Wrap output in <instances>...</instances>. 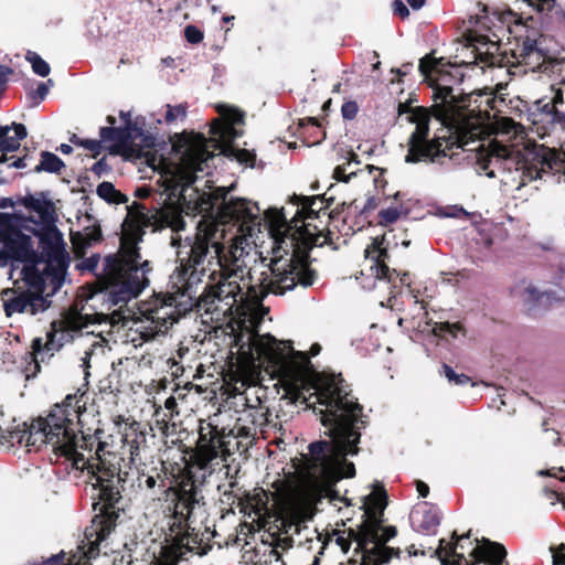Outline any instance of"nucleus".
Returning a JSON list of instances; mask_svg holds the SVG:
<instances>
[{
	"label": "nucleus",
	"mask_w": 565,
	"mask_h": 565,
	"mask_svg": "<svg viewBox=\"0 0 565 565\" xmlns=\"http://www.w3.org/2000/svg\"><path fill=\"white\" fill-rule=\"evenodd\" d=\"M342 116L345 119H353L358 113V105L355 102H347L341 108Z\"/></svg>",
	"instance_id": "51"
},
{
	"label": "nucleus",
	"mask_w": 565,
	"mask_h": 565,
	"mask_svg": "<svg viewBox=\"0 0 565 565\" xmlns=\"http://www.w3.org/2000/svg\"><path fill=\"white\" fill-rule=\"evenodd\" d=\"M267 501L268 497L264 490H255V492L247 498V508L252 509L256 516L262 518L268 511Z\"/></svg>",
	"instance_id": "32"
},
{
	"label": "nucleus",
	"mask_w": 565,
	"mask_h": 565,
	"mask_svg": "<svg viewBox=\"0 0 565 565\" xmlns=\"http://www.w3.org/2000/svg\"><path fill=\"white\" fill-rule=\"evenodd\" d=\"M81 234L86 236L85 239L87 241V244L90 245L98 242L102 237V233L98 227H86L84 232H81Z\"/></svg>",
	"instance_id": "49"
},
{
	"label": "nucleus",
	"mask_w": 565,
	"mask_h": 565,
	"mask_svg": "<svg viewBox=\"0 0 565 565\" xmlns=\"http://www.w3.org/2000/svg\"><path fill=\"white\" fill-rule=\"evenodd\" d=\"M356 154L350 152L348 161L343 164L338 166L334 169L333 177L338 181L348 182L352 175L356 174V170L352 169L353 166L359 164Z\"/></svg>",
	"instance_id": "33"
},
{
	"label": "nucleus",
	"mask_w": 565,
	"mask_h": 565,
	"mask_svg": "<svg viewBox=\"0 0 565 565\" xmlns=\"http://www.w3.org/2000/svg\"><path fill=\"white\" fill-rule=\"evenodd\" d=\"M56 233L64 242L63 235L56 228L44 232L29 228H9L0 237V254L6 259L31 265L43 259V237L49 233Z\"/></svg>",
	"instance_id": "12"
},
{
	"label": "nucleus",
	"mask_w": 565,
	"mask_h": 565,
	"mask_svg": "<svg viewBox=\"0 0 565 565\" xmlns=\"http://www.w3.org/2000/svg\"><path fill=\"white\" fill-rule=\"evenodd\" d=\"M551 103L554 105L555 108H556L557 105H562L564 103L563 92L561 89H557L555 92V95L552 98Z\"/></svg>",
	"instance_id": "61"
},
{
	"label": "nucleus",
	"mask_w": 565,
	"mask_h": 565,
	"mask_svg": "<svg viewBox=\"0 0 565 565\" xmlns=\"http://www.w3.org/2000/svg\"><path fill=\"white\" fill-rule=\"evenodd\" d=\"M103 141L102 138L99 140L96 139H84L78 140V146L87 149L88 151L93 152L94 156H97L100 153V150L103 148Z\"/></svg>",
	"instance_id": "44"
},
{
	"label": "nucleus",
	"mask_w": 565,
	"mask_h": 565,
	"mask_svg": "<svg viewBox=\"0 0 565 565\" xmlns=\"http://www.w3.org/2000/svg\"><path fill=\"white\" fill-rule=\"evenodd\" d=\"M99 136L102 141L108 145L110 152H119L120 150L135 151L134 147L137 146V137H141L145 148H151L154 145L152 137L142 136L140 130L132 122H129L128 119L126 126L100 128Z\"/></svg>",
	"instance_id": "20"
},
{
	"label": "nucleus",
	"mask_w": 565,
	"mask_h": 565,
	"mask_svg": "<svg viewBox=\"0 0 565 565\" xmlns=\"http://www.w3.org/2000/svg\"><path fill=\"white\" fill-rule=\"evenodd\" d=\"M85 235L81 234V232L72 233V243L77 253H84V250L90 247V244H87L85 239Z\"/></svg>",
	"instance_id": "47"
},
{
	"label": "nucleus",
	"mask_w": 565,
	"mask_h": 565,
	"mask_svg": "<svg viewBox=\"0 0 565 565\" xmlns=\"http://www.w3.org/2000/svg\"><path fill=\"white\" fill-rule=\"evenodd\" d=\"M12 68L4 65H0V92L3 89L4 85L8 82V77L12 74Z\"/></svg>",
	"instance_id": "56"
},
{
	"label": "nucleus",
	"mask_w": 565,
	"mask_h": 565,
	"mask_svg": "<svg viewBox=\"0 0 565 565\" xmlns=\"http://www.w3.org/2000/svg\"><path fill=\"white\" fill-rule=\"evenodd\" d=\"M554 564L555 565H562L565 564V547H561L554 555H553Z\"/></svg>",
	"instance_id": "57"
},
{
	"label": "nucleus",
	"mask_w": 565,
	"mask_h": 565,
	"mask_svg": "<svg viewBox=\"0 0 565 565\" xmlns=\"http://www.w3.org/2000/svg\"><path fill=\"white\" fill-rule=\"evenodd\" d=\"M184 36L192 44L200 43L203 40V33L194 25H188L184 29Z\"/></svg>",
	"instance_id": "45"
},
{
	"label": "nucleus",
	"mask_w": 565,
	"mask_h": 565,
	"mask_svg": "<svg viewBox=\"0 0 565 565\" xmlns=\"http://www.w3.org/2000/svg\"><path fill=\"white\" fill-rule=\"evenodd\" d=\"M177 405V399L173 396L168 397L164 402V407L167 411L171 412V417L173 416Z\"/></svg>",
	"instance_id": "58"
},
{
	"label": "nucleus",
	"mask_w": 565,
	"mask_h": 565,
	"mask_svg": "<svg viewBox=\"0 0 565 565\" xmlns=\"http://www.w3.org/2000/svg\"><path fill=\"white\" fill-rule=\"evenodd\" d=\"M445 64L430 56H425L419 61L420 73L431 82L434 87L433 111L436 118L443 122L452 120L460 110L470 106L471 95L462 96L456 92L452 83L461 81L458 70L455 73L444 70Z\"/></svg>",
	"instance_id": "10"
},
{
	"label": "nucleus",
	"mask_w": 565,
	"mask_h": 565,
	"mask_svg": "<svg viewBox=\"0 0 565 565\" xmlns=\"http://www.w3.org/2000/svg\"><path fill=\"white\" fill-rule=\"evenodd\" d=\"M365 170L370 175L373 177V183L376 189L383 188L385 184V180L383 179V170L374 167V166H366Z\"/></svg>",
	"instance_id": "46"
},
{
	"label": "nucleus",
	"mask_w": 565,
	"mask_h": 565,
	"mask_svg": "<svg viewBox=\"0 0 565 565\" xmlns=\"http://www.w3.org/2000/svg\"><path fill=\"white\" fill-rule=\"evenodd\" d=\"M224 451V441L215 427L207 425L201 428L196 446L195 460L200 469H209L213 460Z\"/></svg>",
	"instance_id": "21"
},
{
	"label": "nucleus",
	"mask_w": 565,
	"mask_h": 565,
	"mask_svg": "<svg viewBox=\"0 0 565 565\" xmlns=\"http://www.w3.org/2000/svg\"><path fill=\"white\" fill-rule=\"evenodd\" d=\"M194 239V236L192 238H186L185 239V245L183 246L184 248H190V243L191 241ZM189 253H190V249L183 252L182 249H179L178 250V255H179V260H180V267L175 269L174 274L171 275V278H174V275H177V278H178V282H181L182 286H180L178 288V290H181V289H184V291H188L190 286L193 284V282H196L198 280H191L190 282H188V278L192 271V268H189Z\"/></svg>",
	"instance_id": "28"
},
{
	"label": "nucleus",
	"mask_w": 565,
	"mask_h": 565,
	"mask_svg": "<svg viewBox=\"0 0 565 565\" xmlns=\"http://www.w3.org/2000/svg\"><path fill=\"white\" fill-rule=\"evenodd\" d=\"M70 265L66 244L56 233L43 237V259L23 266L21 279L0 294L7 317L14 315L38 316L51 307L50 297L63 285Z\"/></svg>",
	"instance_id": "6"
},
{
	"label": "nucleus",
	"mask_w": 565,
	"mask_h": 565,
	"mask_svg": "<svg viewBox=\"0 0 565 565\" xmlns=\"http://www.w3.org/2000/svg\"><path fill=\"white\" fill-rule=\"evenodd\" d=\"M179 154L180 162L169 169L162 177V186L170 199L189 202L191 194H186L196 180V172H204L213 154L206 149V140L202 135H183L173 146Z\"/></svg>",
	"instance_id": "9"
},
{
	"label": "nucleus",
	"mask_w": 565,
	"mask_h": 565,
	"mask_svg": "<svg viewBox=\"0 0 565 565\" xmlns=\"http://www.w3.org/2000/svg\"><path fill=\"white\" fill-rule=\"evenodd\" d=\"M81 397L67 395L61 404L52 407L49 415L42 418L49 434V445L57 458L63 457L77 470L87 469L92 484L99 489L100 499L108 505L116 503L124 490L128 463L135 462L146 436L134 426L126 427L120 438V450H114L107 443H98L94 457H86V438L77 435L79 422Z\"/></svg>",
	"instance_id": "4"
},
{
	"label": "nucleus",
	"mask_w": 565,
	"mask_h": 565,
	"mask_svg": "<svg viewBox=\"0 0 565 565\" xmlns=\"http://www.w3.org/2000/svg\"><path fill=\"white\" fill-rule=\"evenodd\" d=\"M218 113L226 121V124L215 120L212 125L211 132L214 137H218L221 141H231L239 136V134L233 127L234 124L243 121V114L237 109L230 108L227 106H218Z\"/></svg>",
	"instance_id": "23"
},
{
	"label": "nucleus",
	"mask_w": 565,
	"mask_h": 565,
	"mask_svg": "<svg viewBox=\"0 0 565 565\" xmlns=\"http://www.w3.org/2000/svg\"><path fill=\"white\" fill-rule=\"evenodd\" d=\"M224 231L215 225H203L190 243L188 278L200 280L209 277L218 279L206 284L198 300L199 310L211 316V320L222 322L236 313L243 315L242 303H258L266 295H284L299 285L290 274L291 258L274 256L270 263L250 246L245 237H239L227 249L223 248Z\"/></svg>",
	"instance_id": "2"
},
{
	"label": "nucleus",
	"mask_w": 565,
	"mask_h": 565,
	"mask_svg": "<svg viewBox=\"0 0 565 565\" xmlns=\"http://www.w3.org/2000/svg\"><path fill=\"white\" fill-rule=\"evenodd\" d=\"M85 343L87 344V349L84 352V356L82 358V366L84 370H87L89 365V361L93 356L103 355L106 352L107 341L100 333H95L94 331H87L85 334Z\"/></svg>",
	"instance_id": "26"
},
{
	"label": "nucleus",
	"mask_w": 565,
	"mask_h": 565,
	"mask_svg": "<svg viewBox=\"0 0 565 565\" xmlns=\"http://www.w3.org/2000/svg\"><path fill=\"white\" fill-rule=\"evenodd\" d=\"M106 168V163L104 160H99L93 166V171L97 174H100Z\"/></svg>",
	"instance_id": "62"
},
{
	"label": "nucleus",
	"mask_w": 565,
	"mask_h": 565,
	"mask_svg": "<svg viewBox=\"0 0 565 565\" xmlns=\"http://www.w3.org/2000/svg\"><path fill=\"white\" fill-rule=\"evenodd\" d=\"M551 125L559 126L562 129H565V113L556 111L552 115L550 122Z\"/></svg>",
	"instance_id": "55"
},
{
	"label": "nucleus",
	"mask_w": 565,
	"mask_h": 565,
	"mask_svg": "<svg viewBox=\"0 0 565 565\" xmlns=\"http://www.w3.org/2000/svg\"><path fill=\"white\" fill-rule=\"evenodd\" d=\"M537 113H532V124L536 126L540 121L550 122V119L557 109L554 107L552 103H543V100H539L536 103Z\"/></svg>",
	"instance_id": "35"
},
{
	"label": "nucleus",
	"mask_w": 565,
	"mask_h": 565,
	"mask_svg": "<svg viewBox=\"0 0 565 565\" xmlns=\"http://www.w3.org/2000/svg\"><path fill=\"white\" fill-rule=\"evenodd\" d=\"M52 85H53V81L52 79H47L46 83L39 84L36 89L29 94V97L32 100V103L34 105H38L42 100H44V98L49 94V86H52Z\"/></svg>",
	"instance_id": "40"
},
{
	"label": "nucleus",
	"mask_w": 565,
	"mask_h": 565,
	"mask_svg": "<svg viewBox=\"0 0 565 565\" xmlns=\"http://www.w3.org/2000/svg\"><path fill=\"white\" fill-rule=\"evenodd\" d=\"M257 319H243L235 347L242 360L252 366H266L276 375L288 394L296 399L316 401L313 411L320 415L330 440L311 443L300 469L308 483L321 487L355 475V467L345 456L358 454L360 430L365 426L362 406L348 391L341 375L319 374L311 369L306 353L295 351L288 341L255 332Z\"/></svg>",
	"instance_id": "1"
},
{
	"label": "nucleus",
	"mask_w": 565,
	"mask_h": 565,
	"mask_svg": "<svg viewBox=\"0 0 565 565\" xmlns=\"http://www.w3.org/2000/svg\"><path fill=\"white\" fill-rule=\"evenodd\" d=\"M227 190L225 188H217L214 192L207 194L202 193L198 195V204L201 212H206L210 209L218 205L216 220H203L196 225V233L203 225H215V227L224 231L225 238L223 241V248L227 249L239 237H245L253 248L255 246L248 239L247 234L250 236L253 226L256 225V220L259 216V207L257 204L246 201L244 199H231L226 201Z\"/></svg>",
	"instance_id": "8"
},
{
	"label": "nucleus",
	"mask_w": 565,
	"mask_h": 565,
	"mask_svg": "<svg viewBox=\"0 0 565 565\" xmlns=\"http://www.w3.org/2000/svg\"><path fill=\"white\" fill-rule=\"evenodd\" d=\"M364 268L361 271V285L364 289H374L379 286L385 287L395 281L398 276L395 270H390L385 264L386 249L382 247V242L374 239L365 248Z\"/></svg>",
	"instance_id": "19"
},
{
	"label": "nucleus",
	"mask_w": 565,
	"mask_h": 565,
	"mask_svg": "<svg viewBox=\"0 0 565 565\" xmlns=\"http://www.w3.org/2000/svg\"><path fill=\"white\" fill-rule=\"evenodd\" d=\"M365 504L367 505V513L375 518L376 513H382L385 509L386 492L382 486H374V490L366 497Z\"/></svg>",
	"instance_id": "29"
},
{
	"label": "nucleus",
	"mask_w": 565,
	"mask_h": 565,
	"mask_svg": "<svg viewBox=\"0 0 565 565\" xmlns=\"http://www.w3.org/2000/svg\"><path fill=\"white\" fill-rule=\"evenodd\" d=\"M166 114H164V121L167 124H172L179 119H184L186 116V106L183 104L171 106L166 105Z\"/></svg>",
	"instance_id": "38"
},
{
	"label": "nucleus",
	"mask_w": 565,
	"mask_h": 565,
	"mask_svg": "<svg viewBox=\"0 0 565 565\" xmlns=\"http://www.w3.org/2000/svg\"><path fill=\"white\" fill-rule=\"evenodd\" d=\"M514 56L519 64H523L531 70L539 67L545 60L541 38L524 36L518 44Z\"/></svg>",
	"instance_id": "22"
},
{
	"label": "nucleus",
	"mask_w": 565,
	"mask_h": 565,
	"mask_svg": "<svg viewBox=\"0 0 565 565\" xmlns=\"http://www.w3.org/2000/svg\"><path fill=\"white\" fill-rule=\"evenodd\" d=\"M297 211L287 223L285 215L277 209L265 213L269 233L274 239L273 255L291 258L290 274L296 276L299 285L309 287L317 279V273L310 267L309 250L326 242L323 227L313 223L316 218L329 217L324 201L319 196H295Z\"/></svg>",
	"instance_id": "5"
},
{
	"label": "nucleus",
	"mask_w": 565,
	"mask_h": 565,
	"mask_svg": "<svg viewBox=\"0 0 565 565\" xmlns=\"http://www.w3.org/2000/svg\"><path fill=\"white\" fill-rule=\"evenodd\" d=\"M14 445L25 447L29 451L40 449L42 445H49V434L42 417L26 423H17L3 414L0 415V447L10 448Z\"/></svg>",
	"instance_id": "16"
},
{
	"label": "nucleus",
	"mask_w": 565,
	"mask_h": 565,
	"mask_svg": "<svg viewBox=\"0 0 565 565\" xmlns=\"http://www.w3.org/2000/svg\"><path fill=\"white\" fill-rule=\"evenodd\" d=\"M407 2L414 10H418L425 4V0H407Z\"/></svg>",
	"instance_id": "63"
},
{
	"label": "nucleus",
	"mask_w": 565,
	"mask_h": 565,
	"mask_svg": "<svg viewBox=\"0 0 565 565\" xmlns=\"http://www.w3.org/2000/svg\"><path fill=\"white\" fill-rule=\"evenodd\" d=\"M439 516L433 510H426L422 513V520L418 524L419 529L425 533H431L439 525Z\"/></svg>",
	"instance_id": "37"
},
{
	"label": "nucleus",
	"mask_w": 565,
	"mask_h": 565,
	"mask_svg": "<svg viewBox=\"0 0 565 565\" xmlns=\"http://www.w3.org/2000/svg\"><path fill=\"white\" fill-rule=\"evenodd\" d=\"M230 154L235 158L238 162L248 164L250 167L254 166L255 154L246 149H231Z\"/></svg>",
	"instance_id": "41"
},
{
	"label": "nucleus",
	"mask_w": 565,
	"mask_h": 565,
	"mask_svg": "<svg viewBox=\"0 0 565 565\" xmlns=\"http://www.w3.org/2000/svg\"><path fill=\"white\" fill-rule=\"evenodd\" d=\"M444 375L447 377V380L450 383L457 384V385H463L469 382V377L465 374H457L450 366L447 364H444L443 366Z\"/></svg>",
	"instance_id": "42"
},
{
	"label": "nucleus",
	"mask_w": 565,
	"mask_h": 565,
	"mask_svg": "<svg viewBox=\"0 0 565 565\" xmlns=\"http://www.w3.org/2000/svg\"><path fill=\"white\" fill-rule=\"evenodd\" d=\"M433 332L437 337L449 334L452 338H458L459 335H466L465 328L460 322H436L433 327Z\"/></svg>",
	"instance_id": "34"
},
{
	"label": "nucleus",
	"mask_w": 565,
	"mask_h": 565,
	"mask_svg": "<svg viewBox=\"0 0 565 565\" xmlns=\"http://www.w3.org/2000/svg\"><path fill=\"white\" fill-rule=\"evenodd\" d=\"M337 544L341 547V550L347 553L350 550V541L344 536L337 537Z\"/></svg>",
	"instance_id": "59"
},
{
	"label": "nucleus",
	"mask_w": 565,
	"mask_h": 565,
	"mask_svg": "<svg viewBox=\"0 0 565 565\" xmlns=\"http://www.w3.org/2000/svg\"><path fill=\"white\" fill-rule=\"evenodd\" d=\"M22 204L29 211L34 212L39 217V223L43 225H52L56 221L54 204L43 193L24 196Z\"/></svg>",
	"instance_id": "24"
},
{
	"label": "nucleus",
	"mask_w": 565,
	"mask_h": 565,
	"mask_svg": "<svg viewBox=\"0 0 565 565\" xmlns=\"http://www.w3.org/2000/svg\"><path fill=\"white\" fill-rule=\"evenodd\" d=\"M96 192L98 194L99 198L108 201V202H116L117 201V196H118V192L117 190L115 189V186L110 183V182H102L97 189H96Z\"/></svg>",
	"instance_id": "39"
},
{
	"label": "nucleus",
	"mask_w": 565,
	"mask_h": 565,
	"mask_svg": "<svg viewBox=\"0 0 565 565\" xmlns=\"http://www.w3.org/2000/svg\"><path fill=\"white\" fill-rule=\"evenodd\" d=\"M494 129L500 140L490 143L488 150L476 156V170L479 174L494 178L497 169L521 171L530 179L543 178L554 171H563L565 174V152L561 157L544 148L525 146L524 128L512 118H498Z\"/></svg>",
	"instance_id": "7"
},
{
	"label": "nucleus",
	"mask_w": 565,
	"mask_h": 565,
	"mask_svg": "<svg viewBox=\"0 0 565 565\" xmlns=\"http://www.w3.org/2000/svg\"><path fill=\"white\" fill-rule=\"evenodd\" d=\"M142 234L138 223L125 220L119 252L104 259L99 274L106 289L105 301L118 307L110 313V323L124 329L126 342H131L135 348L166 333L180 317L174 295L154 296L142 301L136 312L125 308L149 285L151 267L148 260H141L137 247Z\"/></svg>",
	"instance_id": "3"
},
{
	"label": "nucleus",
	"mask_w": 565,
	"mask_h": 565,
	"mask_svg": "<svg viewBox=\"0 0 565 565\" xmlns=\"http://www.w3.org/2000/svg\"><path fill=\"white\" fill-rule=\"evenodd\" d=\"M156 486H157V477H154V476L141 475L138 478V487L141 489L146 488V489L152 490Z\"/></svg>",
	"instance_id": "52"
},
{
	"label": "nucleus",
	"mask_w": 565,
	"mask_h": 565,
	"mask_svg": "<svg viewBox=\"0 0 565 565\" xmlns=\"http://www.w3.org/2000/svg\"><path fill=\"white\" fill-rule=\"evenodd\" d=\"M458 543L451 545L445 540L439 541V548L436 551L443 565H502L507 552L498 543L484 540L470 553L471 559L457 552Z\"/></svg>",
	"instance_id": "18"
},
{
	"label": "nucleus",
	"mask_w": 565,
	"mask_h": 565,
	"mask_svg": "<svg viewBox=\"0 0 565 565\" xmlns=\"http://www.w3.org/2000/svg\"><path fill=\"white\" fill-rule=\"evenodd\" d=\"M525 294L527 296V299L533 302H542L543 298L550 299V294L541 292L536 287L533 286H529L525 289Z\"/></svg>",
	"instance_id": "48"
},
{
	"label": "nucleus",
	"mask_w": 565,
	"mask_h": 565,
	"mask_svg": "<svg viewBox=\"0 0 565 565\" xmlns=\"http://www.w3.org/2000/svg\"><path fill=\"white\" fill-rule=\"evenodd\" d=\"M396 535V529L388 526L382 529L376 521H367L361 529L358 541V548L364 553L365 564L376 565L387 563L393 554L399 555V551H394L385 546V543Z\"/></svg>",
	"instance_id": "17"
},
{
	"label": "nucleus",
	"mask_w": 565,
	"mask_h": 565,
	"mask_svg": "<svg viewBox=\"0 0 565 565\" xmlns=\"http://www.w3.org/2000/svg\"><path fill=\"white\" fill-rule=\"evenodd\" d=\"M468 41L481 61L493 63L490 58H493L499 50L497 42L489 40L486 35H470Z\"/></svg>",
	"instance_id": "27"
},
{
	"label": "nucleus",
	"mask_w": 565,
	"mask_h": 565,
	"mask_svg": "<svg viewBox=\"0 0 565 565\" xmlns=\"http://www.w3.org/2000/svg\"><path fill=\"white\" fill-rule=\"evenodd\" d=\"M87 328L84 317L78 313H68L63 319L51 323V329L46 333V340L35 338L32 342L34 363L36 367L41 363H49L50 360L66 343L73 341L75 337H83L82 330Z\"/></svg>",
	"instance_id": "14"
},
{
	"label": "nucleus",
	"mask_w": 565,
	"mask_h": 565,
	"mask_svg": "<svg viewBox=\"0 0 565 565\" xmlns=\"http://www.w3.org/2000/svg\"><path fill=\"white\" fill-rule=\"evenodd\" d=\"M65 167L64 162L54 153L43 151L41 153L40 164L35 167V171H45L50 173H58Z\"/></svg>",
	"instance_id": "30"
},
{
	"label": "nucleus",
	"mask_w": 565,
	"mask_h": 565,
	"mask_svg": "<svg viewBox=\"0 0 565 565\" xmlns=\"http://www.w3.org/2000/svg\"><path fill=\"white\" fill-rule=\"evenodd\" d=\"M172 227L177 231H180V230H183L184 228V222L182 218L180 217H177L175 222L172 224Z\"/></svg>",
	"instance_id": "64"
},
{
	"label": "nucleus",
	"mask_w": 565,
	"mask_h": 565,
	"mask_svg": "<svg viewBox=\"0 0 565 565\" xmlns=\"http://www.w3.org/2000/svg\"><path fill=\"white\" fill-rule=\"evenodd\" d=\"M26 137V129L22 124L13 122L11 126L0 127V152L15 151L20 141Z\"/></svg>",
	"instance_id": "25"
},
{
	"label": "nucleus",
	"mask_w": 565,
	"mask_h": 565,
	"mask_svg": "<svg viewBox=\"0 0 565 565\" xmlns=\"http://www.w3.org/2000/svg\"><path fill=\"white\" fill-rule=\"evenodd\" d=\"M392 8L394 14L398 15L399 18L407 19L409 17V10L403 0H394Z\"/></svg>",
	"instance_id": "50"
},
{
	"label": "nucleus",
	"mask_w": 565,
	"mask_h": 565,
	"mask_svg": "<svg viewBox=\"0 0 565 565\" xmlns=\"http://www.w3.org/2000/svg\"><path fill=\"white\" fill-rule=\"evenodd\" d=\"M546 497L552 500V503H554L555 501H558L562 503L563 508L565 509V498L562 493H559L558 490H553V489H545L544 490Z\"/></svg>",
	"instance_id": "53"
},
{
	"label": "nucleus",
	"mask_w": 565,
	"mask_h": 565,
	"mask_svg": "<svg viewBox=\"0 0 565 565\" xmlns=\"http://www.w3.org/2000/svg\"><path fill=\"white\" fill-rule=\"evenodd\" d=\"M429 118L428 111L423 107L412 109L407 116V119L416 125L407 141V163H443L441 159L447 156L446 150L441 148L440 138L428 139Z\"/></svg>",
	"instance_id": "13"
},
{
	"label": "nucleus",
	"mask_w": 565,
	"mask_h": 565,
	"mask_svg": "<svg viewBox=\"0 0 565 565\" xmlns=\"http://www.w3.org/2000/svg\"><path fill=\"white\" fill-rule=\"evenodd\" d=\"M25 58L31 64L32 71L36 75L45 77L50 74V65L38 53L29 51Z\"/></svg>",
	"instance_id": "36"
},
{
	"label": "nucleus",
	"mask_w": 565,
	"mask_h": 565,
	"mask_svg": "<svg viewBox=\"0 0 565 565\" xmlns=\"http://www.w3.org/2000/svg\"><path fill=\"white\" fill-rule=\"evenodd\" d=\"M203 495L193 481L182 482L173 492V507L170 509V539L180 545H189L188 536L195 530V523L205 514Z\"/></svg>",
	"instance_id": "11"
},
{
	"label": "nucleus",
	"mask_w": 565,
	"mask_h": 565,
	"mask_svg": "<svg viewBox=\"0 0 565 565\" xmlns=\"http://www.w3.org/2000/svg\"><path fill=\"white\" fill-rule=\"evenodd\" d=\"M537 12H548L555 6V0H525Z\"/></svg>",
	"instance_id": "43"
},
{
	"label": "nucleus",
	"mask_w": 565,
	"mask_h": 565,
	"mask_svg": "<svg viewBox=\"0 0 565 565\" xmlns=\"http://www.w3.org/2000/svg\"><path fill=\"white\" fill-rule=\"evenodd\" d=\"M563 472H565V470L561 467V468H552V469H547V470H540L537 472V475L539 476L554 477V478L559 479V481L564 482L565 478L564 477H558V473H563Z\"/></svg>",
	"instance_id": "54"
},
{
	"label": "nucleus",
	"mask_w": 565,
	"mask_h": 565,
	"mask_svg": "<svg viewBox=\"0 0 565 565\" xmlns=\"http://www.w3.org/2000/svg\"><path fill=\"white\" fill-rule=\"evenodd\" d=\"M409 213V207L405 206L404 203H401L398 206H390L380 211L379 218L381 225H390L395 223L401 217L407 216Z\"/></svg>",
	"instance_id": "31"
},
{
	"label": "nucleus",
	"mask_w": 565,
	"mask_h": 565,
	"mask_svg": "<svg viewBox=\"0 0 565 565\" xmlns=\"http://www.w3.org/2000/svg\"><path fill=\"white\" fill-rule=\"evenodd\" d=\"M416 484H417V491H418L419 495L423 498L427 497V494L429 492L428 486L423 481H417Z\"/></svg>",
	"instance_id": "60"
},
{
	"label": "nucleus",
	"mask_w": 565,
	"mask_h": 565,
	"mask_svg": "<svg viewBox=\"0 0 565 565\" xmlns=\"http://www.w3.org/2000/svg\"><path fill=\"white\" fill-rule=\"evenodd\" d=\"M313 515L311 503L306 499H290L280 514L275 520V525L269 527L273 537L270 544L289 548L292 546V536L307 530V522Z\"/></svg>",
	"instance_id": "15"
}]
</instances>
